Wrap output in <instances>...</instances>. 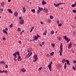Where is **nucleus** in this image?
<instances>
[{
  "label": "nucleus",
  "instance_id": "nucleus-1",
  "mask_svg": "<svg viewBox=\"0 0 76 76\" xmlns=\"http://www.w3.org/2000/svg\"><path fill=\"white\" fill-rule=\"evenodd\" d=\"M15 54H16V55L17 54L18 56V61H19L20 60V61H22V58H21V57L20 56V54H19V51H18L17 52H15ZM19 59L20 60H19Z\"/></svg>",
  "mask_w": 76,
  "mask_h": 76
},
{
  "label": "nucleus",
  "instance_id": "nucleus-2",
  "mask_svg": "<svg viewBox=\"0 0 76 76\" xmlns=\"http://www.w3.org/2000/svg\"><path fill=\"white\" fill-rule=\"evenodd\" d=\"M53 4L55 6V7H57L58 6H60V4L58 3L56 5V4L55 3H54Z\"/></svg>",
  "mask_w": 76,
  "mask_h": 76
},
{
  "label": "nucleus",
  "instance_id": "nucleus-3",
  "mask_svg": "<svg viewBox=\"0 0 76 76\" xmlns=\"http://www.w3.org/2000/svg\"><path fill=\"white\" fill-rule=\"evenodd\" d=\"M20 23L21 25H23V23H24V20H21L20 21Z\"/></svg>",
  "mask_w": 76,
  "mask_h": 76
},
{
  "label": "nucleus",
  "instance_id": "nucleus-4",
  "mask_svg": "<svg viewBox=\"0 0 76 76\" xmlns=\"http://www.w3.org/2000/svg\"><path fill=\"white\" fill-rule=\"evenodd\" d=\"M32 52H31L30 53H28V55L27 56V57H28V58H29V57H30V56H31V55H32Z\"/></svg>",
  "mask_w": 76,
  "mask_h": 76
},
{
  "label": "nucleus",
  "instance_id": "nucleus-5",
  "mask_svg": "<svg viewBox=\"0 0 76 76\" xmlns=\"http://www.w3.org/2000/svg\"><path fill=\"white\" fill-rule=\"evenodd\" d=\"M66 62H67V65H70V61H69L68 60H66Z\"/></svg>",
  "mask_w": 76,
  "mask_h": 76
},
{
  "label": "nucleus",
  "instance_id": "nucleus-6",
  "mask_svg": "<svg viewBox=\"0 0 76 76\" xmlns=\"http://www.w3.org/2000/svg\"><path fill=\"white\" fill-rule=\"evenodd\" d=\"M17 55H16V53H13V56H14V58H17V56H16Z\"/></svg>",
  "mask_w": 76,
  "mask_h": 76
},
{
  "label": "nucleus",
  "instance_id": "nucleus-7",
  "mask_svg": "<svg viewBox=\"0 0 76 76\" xmlns=\"http://www.w3.org/2000/svg\"><path fill=\"white\" fill-rule=\"evenodd\" d=\"M72 47V44L71 43H70L68 45L69 48H71V47Z\"/></svg>",
  "mask_w": 76,
  "mask_h": 76
},
{
  "label": "nucleus",
  "instance_id": "nucleus-8",
  "mask_svg": "<svg viewBox=\"0 0 76 76\" xmlns=\"http://www.w3.org/2000/svg\"><path fill=\"white\" fill-rule=\"evenodd\" d=\"M63 52V50H60L59 51L60 54V56H62V53Z\"/></svg>",
  "mask_w": 76,
  "mask_h": 76
},
{
  "label": "nucleus",
  "instance_id": "nucleus-9",
  "mask_svg": "<svg viewBox=\"0 0 76 76\" xmlns=\"http://www.w3.org/2000/svg\"><path fill=\"white\" fill-rule=\"evenodd\" d=\"M60 44H61V45L60 46V50H63V48H62V47H63V45H62V43H61Z\"/></svg>",
  "mask_w": 76,
  "mask_h": 76
},
{
  "label": "nucleus",
  "instance_id": "nucleus-10",
  "mask_svg": "<svg viewBox=\"0 0 76 76\" xmlns=\"http://www.w3.org/2000/svg\"><path fill=\"white\" fill-rule=\"evenodd\" d=\"M8 11L9 12V13H13V12L11 10L8 9Z\"/></svg>",
  "mask_w": 76,
  "mask_h": 76
},
{
  "label": "nucleus",
  "instance_id": "nucleus-11",
  "mask_svg": "<svg viewBox=\"0 0 76 76\" xmlns=\"http://www.w3.org/2000/svg\"><path fill=\"white\" fill-rule=\"evenodd\" d=\"M23 13H25V12H26V9H25V7L23 8Z\"/></svg>",
  "mask_w": 76,
  "mask_h": 76
},
{
  "label": "nucleus",
  "instance_id": "nucleus-12",
  "mask_svg": "<svg viewBox=\"0 0 76 76\" xmlns=\"http://www.w3.org/2000/svg\"><path fill=\"white\" fill-rule=\"evenodd\" d=\"M15 16H16L17 17L18 16V12H15Z\"/></svg>",
  "mask_w": 76,
  "mask_h": 76
},
{
  "label": "nucleus",
  "instance_id": "nucleus-13",
  "mask_svg": "<svg viewBox=\"0 0 76 76\" xmlns=\"http://www.w3.org/2000/svg\"><path fill=\"white\" fill-rule=\"evenodd\" d=\"M34 58L35 59H37V55H34Z\"/></svg>",
  "mask_w": 76,
  "mask_h": 76
},
{
  "label": "nucleus",
  "instance_id": "nucleus-14",
  "mask_svg": "<svg viewBox=\"0 0 76 76\" xmlns=\"http://www.w3.org/2000/svg\"><path fill=\"white\" fill-rule=\"evenodd\" d=\"M47 3V2H46L44 1L43 0V1L42 2V4L43 5H44V4H46Z\"/></svg>",
  "mask_w": 76,
  "mask_h": 76
},
{
  "label": "nucleus",
  "instance_id": "nucleus-15",
  "mask_svg": "<svg viewBox=\"0 0 76 76\" xmlns=\"http://www.w3.org/2000/svg\"><path fill=\"white\" fill-rule=\"evenodd\" d=\"M33 38H34V39H35V40L36 41H37V39H38V38L37 37V36H35V37L34 36L33 37Z\"/></svg>",
  "mask_w": 76,
  "mask_h": 76
},
{
  "label": "nucleus",
  "instance_id": "nucleus-16",
  "mask_svg": "<svg viewBox=\"0 0 76 76\" xmlns=\"http://www.w3.org/2000/svg\"><path fill=\"white\" fill-rule=\"evenodd\" d=\"M47 31H45L44 33H43V35H47Z\"/></svg>",
  "mask_w": 76,
  "mask_h": 76
},
{
  "label": "nucleus",
  "instance_id": "nucleus-17",
  "mask_svg": "<svg viewBox=\"0 0 76 76\" xmlns=\"http://www.w3.org/2000/svg\"><path fill=\"white\" fill-rule=\"evenodd\" d=\"M38 8L39 10L40 11H42V10H43V9L42 8H40L39 7H38Z\"/></svg>",
  "mask_w": 76,
  "mask_h": 76
},
{
  "label": "nucleus",
  "instance_id": "nucleus-18",
  "mask_svg": "<svg viewBox=\"0 0 76 76\" xmlns=\"http://www.w3.org/2000/svg\"><path fill=\"white\" fill-rule=\"evenodd\" d=\"M44 10H45V13H47L48 12V9L46 8V9H44Z\"/></svg>",
  "mask_w": 76,
  "mask_h": 76
},
{
  "label": "nucleus",
  "instance_id": "nucleus-19",
  "mask_svg": "<svg viewBox=\"0 0 76 76\" xmlns=\"http://www.w3.org/2000/svg\"><path fill=\"white\" fill-rule=\"evenodd\" d=\"M1 64H5V62L3 61H0Z\"/></svg>",
  "mask_w": 76,
  "mask_h": 76
},
{
  "label": "nucleus",
  "instance_id": "nucleus-20",
  "mask_svg": "<svg viewBox=\"0 0 76 76\" xmlns=\"http://www.w3.org/2000/svg\"><path fill=\"white\" fill-rule=\"evenodd\" d=\"M21 71L23 72H25V71H26V70L25 69L23 68L21 69Z\"/></svg>",
  "mask_w": 76,
  "mask_h": 76
},
{
  "label": "nucleus",
  "instance_id": "nucleus-21",
  "mask_svg": "<svg viewBox=\"0 0 76 76\" xmlns=\"http://www.w3.org/2000/svg\"><path fill=\"white\" fill-rule=\"evenodd\" d=\"M54 33V31H51L50 34H51V35L53 34Z\"/></svg>",
  "mask_w": 76,
  "mask_h": 76
},
{
  "label": "nucleus",
  "instance_id": "nucleus-22",
  "mask_svg": "<svg viewBox=\"0 0 76 76\" xmlns=\"http://www.w3.org/2000/svg\"><path fill=\"white\" fill-rule=\"evenodd\" d=\"M64 39H65V40H67V38L66 36H64Z\"/></svg>",
  "mask_w": 76,
  "mask_h": 76
},
{
  "label": "nucleus",
  "instance_id": "nucleus-23",
  "mask_svg": "<svg viewBox=\"0 0 76 76\" xmlns=\"http://www.w3.org/2000/svg\"><path fill=\"white\" fill-rule=\"evenodd\" d=\"M1 6H2V7H4V3L3 2H2L1 3Z\"/></svg>",
  "mask_w": 76,
  "mask_h": 76
},
{
  "label": "nucleus",
  "instance_id": "nucleus-24",
  "mask_svg": "<svg viewBox=\"0 0 76 76\" xmlns=\"http://www.w3.org/2000/svg\"><path fill=\"white\" fill-rule=\"evenodd\" d=\"M31 12H33V13H35V10L34 9L32 10H31Z\"/></svg>",
  "mask_w": 76,
  "mask_h": 76
},
{
  "label": "nucleus",
  "instance_id": "nucleus-25",
  "mask_svg": "<svg viewBox=\"0 0 76 76\" xmlns=\"http://www.w3.org/2000/svg\"><path fill=\"white\" fill-rule=\"evenodd\" d=\"M66 61V60L65 59H63L62 61H61V62L63 63H64V62Z\"/></svg>",
  "mask_w": 76,
  "mask_h": 76
},
{
  "label": "nucleus",
  "instance_id": "nucleus-26",
  "mask_svg": "<svg viewBox=\"0 0 76 76\" xmlns=\"http://www.w3.org/2000/svg\"><path fill=\"white\" fill-rule=\"evenodd\" d=\"M75 3L74 4H72V7H75Z\"/></svg>",
  "mask_w": 76,
  "mask_h": 76
},
{
  "label": "nucleus",
  "instance_id": "nucleus-27",
  "mask_svg": "<svg viewBox=\"0 0 76 76\" xmlns=\"http://www.w3.org/2000/svg\"><path fill=\"white\" fill-rule=\"evenodd\" d=\"M69 41H70V39H67V42L68 43L69 42Z\"/></svg>",
  "mask_w": 76,
  "mask_h": 76
},
{
  "label": "nucleus",
  "instance_id": "nucleus-28",
  "mask_svg": "<svg viewBox=\"0 0 76 76\" xmlns=\"http://www.w3.org/2000/svg\"><path fill=\"white\" fill-rule=\"evenodd\" d=\"M51 64H49L48 65V66L49 68H51Z\"/></svg>",
  "mask_w": 76,
  "mask_h": 76
},
{
  "label": "nucleus",
  "instance_id": "nucleus-29",
  "mask_svg": "<svg viewBox=\"0 0 76 76\" xmlns=\"http://www.w3.org/2000/svg\"><path fill=\"white\" fill-rule=\"evenodd\" d=\"M72 69L73 70H76V68L74 66H73Z\"/></svg>",
  "mask_w": 76,
  "mask_h": 76
},
{
  "label": "nucleus",
  "instance_id": "nucleus-30",
  "mask_svg": "<svg viewBox=\"0 0 76 76\" xmlns=\"http://www.w3.org/2000/svg\"><path fill=\"white\" fill-rule=\"evenodd\" d=\"M41 12V11L39 10H38L37 11V14H39V13Z\"/></svg>",
  "mask_w": 76,
  "mask_h": 76
},
{
  "label": "nucleus",
  "instance_id": "nucleus-31",
  "mask_svg": "<svg viewBox=\"0 0 76 76\" xmlns=\"http://www.w3.org/2000/svg\"><path fill=\"white\" fill-rule=\"evenodd\" d=\"M3 11V9L1 8L0 9V12H2Z\"/></svg>",
  "mask_w": 76,
  "mask_h": 76
},
{
  "label": "nucleus",
  "instance_id": "nucleus-32",
  "mask_svg": "<svg viewBox=\"0 0 76 76\" xmlns=\"http://www.w3.org/2000/svg\"><path fill=\"white\" fill-rule=\"evenodd\" d=\"M54 54V52H52V53H50V56H53Z\"/></svg>",
  "mask_w": 76,
  "mask_h": 76
},
{
  "label": "nucleus",
  "instance_id": "nucleus-33",
  "mask_svg": "<svg viewBox=\"0 0 76 76\" xmlns=\"http://www.w3.org/2000/svg\"><path fill=\"white\" fill-rule=\"evenodd\" d=\"M50 18L51 19H53V17L51 15L50 16Z\"/></svg>",
  "mask_w": 76,
  "mask_h": 76
},
{
  "label": "nucleus",
  "instance_id": "nucleus-34",
  "mask_svg": "<svg viewBox=\"0 0 76 76\" xmlns=\"http://www.w3.org/2000/svg\"><path fill=\"white\" fill-rule=\"evenodd\" d=\"M38 59V58H37V59H36L35 60H34L33 61L34 62H35V61H37V60Z\"/></svg>",
  "mask_w": 76,
  "mask_h": 76
},
{
  "label": "nucleus",
  "instance_id": "nucleus-35",
  "mask_svg": "<svg viewBox=\"0 0 76 76\" xmlns=\"http://www.w3.org/2000/svg\"><path fill=\"white\" fill-rule=\"evenodd\" d=\"M72 12H73V13H76V10H72Z\"/></svg>",
  "mask_w": 76,
  "mask_h": 76
},
{
  "label": "nucleus",
  "instance_id": "nucleus-36",
  "mask_svg": "<svg viewBox=\"0 0 76 76\" xmlns=\"http://www.w3.org/2000/svg\"><path fill=\"white\" fill-rule=\"evenodd\" d=\"M52 46L53 48L55 47V44H52Z\"/></svg>",
  "mask_w": 76,
  "mask_h": 76
},
{
  "label": "nucleus",
  "instance_id": "nucleus-37",
  "mask_svg": "<svg viewBox=\"0 0 76 76\" xmlns=\"http://www.w3.org/2000/svg\"><path fill=\"white\" fill-rule=\"evenodd\" d=\"M12 27H13V24H11L10 26V28H12Z\"/></svg>",
  "mask_w": 76,
  "mask_h": 76
},
{
  "label": "nucleus",
  "instance_id": "nucleus-38",
  "mask_svg": "<svg viewBox=\"0 0 76 76\" xmlns=\"http://www.w3.org/2000/svg\"><path fill=\"white\" fill-rule=\"evenodd\" d=\"M61 25H62V24H61V23L58 24V26H61Z\"/></svg>",
  "mask_w": 76,
  "mask_h": 76
},
{
  "label": "nucleus",
  "instance_id": "nucleus-39",
  "mask_svg": "<svg viewBox=\"0 0 76 76\" xmlns=\"http://www.w3.org/2000/svg\"><path fill=\"white\" fill-rule=\"evenodd\" d=\"M60 20H57V24H59V22Z\"/></svg>",
  "mask_w": 76,
  "mask_h": 76
},
{
  "label": "nucleus",
  "instance_id": "nucleus-40",
  "mask_svg": "<svg viewBox=\"0 0 76 76\" xmlns=\"http://www.w3.org/2000/svg\"><path fill=\"white\" fill-rule=\"evenodd\" d=\"M18 31H20V28H18Z\"/></svg>",
  "mask_w": 76,
  "mask_h": 76
},
{
  "label": "nucleus",
  "instance_id": "nucleus-41",
  "mask_svg": "<svg viewBox=\"0 0 76 76\" xmlns=\"http://www.w3.org/2000/svg\"><path fill=\"white\" fill-rule=\"evenodd\" d=\"M31 50L29 49L28 51V53H31Z\"/></svg>",
  "mask_w": 76,
  "mask_h": 76
},
{
  "label": "nucleus",
  "instance_id": "nucleus-42",
  "mask_svg": "<svg viewBox=\"0 0 76 76\" xmlns=\"http://www.w3.org/2000/svg\"><path fill=\"white\" fill-rule=\"evenodd\" d=\"M41 69H42V67H41V68H39V70H41Z\"/></svg>",
  "mask_w": 76,
  "mask_h": 76
},
{
  "label": "nucleus",
  "instance_id": "nucleus-43",
  "mask_svg": "<svg viewBox=\"0 0 76 76\" xmlns=\"http://www.w3.org/2000/svg\"><path fill=\"white\" fill-rule=\"evenodd\" d=\"M39 35L38 34L37 35V38H39Z\"/></svg>",
  "mask_w": 76,
  "mask_h": 76
},
{
  "label": "nucleus",
  "instance_id": "nucleus-44",
  "mask_svg": "<svg viewBox=\"0 0 76 76\" xmlns=\"http://www.w3.org/2000/svg\"><path fill=\"white\" fill-rule=\"evenodd\" d=\"M49 69L50 71V72H51V68H49Z\"/></svg>",
  "mask_w": 76,
  "mask_h": 76
},
{
  "label": "nucleus",
  "instance_id": "nucleus-45",
  "mask_svg": "<svg viewBox=\"0 0 76 76\" xmlns=\"http://www.w3.org/2000/svg\"><path fill=\"white\" fill-rule=\"evenodd\" d=\"M6 30H4V29L3 30L4 33H5V32H6Z\"/></svg>",
  "mask_w": 76,
  "mask_h": 76
},
{
  "label": "nucleus",
  "instance_id": "nucleus-46",
  "mask_svg": "<svg viewBox=\"0 0 76 76\" xmlns=\"http://www.w3.org/2000/svg\"><path fill=\"white\" fill-rule=\"evenodd\" d=\"M3 40H6V38L4 37L3 38Z\"/></svg>",
  "mask_w": 76,
  "mask_h": 76
},
{
  "label": "nucleus",
  "instance_id": "nucleus-47",
  "mask_svg": "<svg viewBox=\"0 0 76 76\" xmlns=\"http://www.w3.org/2000/svg\"><path fill=\"white\" fill-rule=\"evenodd\" d=\"M53 64V62L51 61V62H50V64H50V65H51V64Z\"/></svg>",
  "mask_w": 76,
  "mask_h": 76
},
{
  "label": "nucleus",
  "instance_id": "nucleus-48",
  "mask_svg": "<svg viewBox=\"0 0 76 76\" xmlns=\"http://www.w3.org/2000/svg\"><path fill=\"white\" fill-rule=\"evenodd\" d=\"M42 45H44L45 43V42H42Z\"/></svg>",
  "mask_w": 76,
  "mask_h": 76
},
{
  "label": "nucleus",
  "instance_id": "nucleus-49",
  "mask_svg": "<svg viewBox=\"0 0 76 76\" xmlns=\"http://www.w3.org/2000/svg\"><path fill=\"white\" fill-rule=\"evenodd\" d=\"M73 63H76V61L75 60H74L73 61Z\"/></svg>",
  "mask_w": 76,
  "mask_h": 76
},
{
  "label": "nucleus",
  "instance_id": "nucleus-50",
  "mask_svg": "<svg viewBox=\"0 0 76 76\" xmlns=\"http://www.w3.org/2000/svg\"><path fill=\"white\" fill-rule=\"evenodd\" d=\"M48 22H49V23H51V20H48Z\"/></svg>",
  "mask_w": 76,
  "mask_h": 76
},
{
  "label": "nucleus",
  "instance_id": "nucleus-51",
  "mask_svg": "<svg viewBox=\"0 0 76 76\" xmlns=\"http://www.w3.org/2000/svg\"><path fill=\"white\" fill-rule=\"evenodd\" d=\"M34 29V27H32L31 28V29H32V30H33V29Z\"/></svg>",
  "mask_w": 76,
  "mask_h": 76
},
{
  "label": "nucleus",
  "instance_id": "nucleus-52",
  "mask_svg": "<svg viewBox=\"0 0 76 76\" xmlns=\"http://www.w3.org/2000/svg\"><path fill=\"white\" fill-rule=\"evenodd\" d=\"M14 60H15V61H17V60H16V59L15 58H14Z\"/></svg>",
  "mask_w": 76,
  "mask_h": 76
},
{
  "label": "nucleus",
  "instance_id": "nucleus-53",
  "mask_svg": "<svg viewBox=\"0 0 76 76\" xmlns=\"http://www.w3.org/2000/svg\"><path fill=\"white\" fill-rule=\"evenodd\" d=\"M7 67H8V66H7V64H6V65L5 68H7Z\"/></svg>",
  "mask_w": 76,
  "mask_h": 76
},
{
  "label": "nucleus",
  "instance_id": "nucleus-54",
  "mask_svg": "<svg viewBox=\"0 0 76 76\" xmlns=\"http://www.w3.org/2000/svg\"><path fill=\"white\" fill-rule=\"evenodd\" d=\"M7 71L6 70L4 72V73H7Z\"/></svg>",
  "mask_w": 76,
  "mask_h": 76
},
{
  "label": "nucleus",
  "instance_id": "nucleus-55",
  "mask_svg": "<svg viewBox=\"0 0 76 76\" xmlns=\"http://www.w3.org/2000/svg\"><path fill=\"white\" fill-rule=\"evenodd\" d=\"M65 4V3H60L59 4Z\"/></svg>",
  "mask_w": 76,
  "mask_h": 76
},
{
  "label": "nucleus",
  "instance_id": "nucleus-56",
  "mask_svg": "<svg viewBox=\"0 0 76 76\" xmlns=\"http://www.w3.org/2000/svg\"><path fill=\"white\" fill-rule=\"evenodd\" d=\"M19 19H20V20L22 19V17H20L19 18Z\"/></svg>",
  "mask_w": 76,
  "mask_h": 76
},
{
  "label": "nucleus",
  "instance_id": "nucleus-57",
  "mask_svg": "<svg viewBox=\"0 0 76 76\" xmlns=\"http://www.w3.org/2000/svg\"><path fill=\"white\" fill-rule=\"evenodd\" d=\"M64 68H65V69H66V65H64Z\"/></svg>",
  "mask_w": 76,
  "mask_h": 76
},
{
  "label": "nucleus",
  "instance_id": "nucleus-58",
  "mask_svg": "<svg viewBox=\"0 0 76 76\" xmlns=\"http://www.w3.org/2000/svg\"><path fill=\"white\" fill-rule=\"evenodd\" d=\"M19 43L20 44H22V43L21 42V41H19Z\"/></svg>",
  "mask_w": 76,
  "mask_h": 76
},
{
  "label": "nucleus",
  "instance_id": "nucleus-59",
  "mask_svg": "<svg viewBox=\"0 0 76 76\" xmlns=\"http://www.w3.org/2000/svg\"><path fill=\"white\" fill-rule=\"evenodd\" d=\"M30 32H32V29H31Z\"/></svg>",
  "mask_w": 76,
  "mask_h": 76
},
{
  "label": "nucleus",
  "instance_id": "nucleus-60",
  "mask_svg": "<svg viewBox=\"0 0 76 76\" xmlns=\"http://www.w3.org/2000/svg\"><path fill=\"white\" fill-rule=\"evenodd\" d=\"M39 45H40V47H42V45H41V44H39Z\"/></svg>",
  "mask_w": 76,
  "mask_h": 76
},
{
  "label": "nucleus",
  "instance_id": "nucleus-61",
  "mask_svg": "<svg viewBox=\"0 0 76 76\" xmlns=\"http://www.w3.org/2000/svg\"><path fill=\"white\" fill-rule=\"evenodd\" d=\"M40 23H41V24H42H42H44V23H43V22H41Z\"/></svg>",
  "mask_w": 76,
  "mask_h": 76
},
{
  "label": "nucleus",
  "instance_id": "nucleus-62",
  "mask_svg": "<svg viewBox=\"0 0 76 76\" xmlns=\"http://www.w3.org/2000/svg\"><path fill=\"white\" fill-rule=\"evenodd\" d=\"M47 56L48 57H50V55H49V54H47Z\"/></svg>",
  "mask_w": 76,
  "mask_h": 76
},
{
  "label": "nucleus",
  "instance_id": "nucleus-63",
  "mask_svg": "<svg viewBox=\"0 0 76 76\" xmlns=\"http://www.w3.org/2000/svg\"><path fill=\"white\" fill-rule=\"evenodd\" d=\"M2 72H2V71H1V70H0V73H2Z\"/></svg>",
  "mask_w": 76,
  "mask_h": 76
},
{
  "label": "nucleus",
  "instance_id": "nucleus-64",
  "mask_svg": "<svg viewBox=\"0 0 76 76\" xmlns=\"http://www.w3.org/2000/svg\"><path fill=\"white\" fill-rule=\"evenodd\" d=\"M5 30H6V31H8V28H6L5 29Z\"/></svg>",
  "mask_w": 76,
  "mask_h": 76
}]
</instances>
